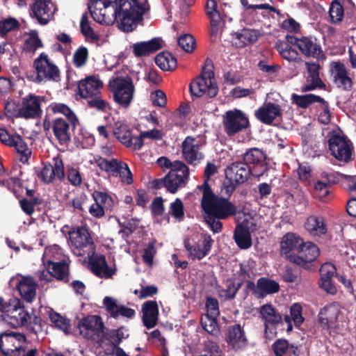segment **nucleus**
<instances>
[{
    "instance_id": "3",
    "label": "nucleus",
    "mask_w": 356,
    "mask_h": 356,
    "mask_svg": "<svg viewBox=\"0 0 356 356\" xmlns=\"http://www.w3.org/2000/svg\"><path fill=\"white\" fill-rule=\"evenodd\" d=\"M213 64L211 59L207 58L200 74L189 84V90L192 97H200L207 95L213 98L218 93V87L215 79Z\"/></svg>"
},
{
    "instance_id": "44",
    "label": "nucleus",
    "mask_w": 356,
    "mask_h": 356,
    "mask_svg": "<svg viewBox=\"0 0 356 356\" xmlns=\"http://www.w3.org/2000/svg\"><path fill=\"white\" fill-rule=\"evenodd\" d=\"M51 111L54 113H60L66 117L65 120H67L70 122L72 129H74L79 123V120L73 112V111L66 104L62 103H54L50 105Z\"/></svg>"
},
{
    "instance_id": "57",
    "label": "nucleus",
    "mask_w": 356,
    "mask_h": 356,
    "mask_svg": "<svg viewBox=\"0 0 356 356\" xmlns=\"http://www.w3.org/2000/svg\"><path fill=\"white\" fill-rule=\"evenodd\" d=\"M201 325L206 332L212 335L218 332L217 321L215 316L207 314L204 318H202Z\"/></svg>"
},
{
    "instance_id": "29",
    "label": "nucleus",
    "mask_w": 356,
    "mask_h": 356,
    "mask_svg": "<svg viewBox=\"0 0 356 356\" xmlns=\"http://www.w3.org/2000/svg\"><path fill=\"white\" fill-rule=\"evenodd\" d=\"M116 0H95L92 6H88V9L95 22L104 24L106 23V8L112 6L114 11L116 8Z\"/></svg>"
},
{
    "instance_id": "12",
    "label": "nucleus",
    "mask_w": 356,
    "mask_h": 356,
    "mask_svg": "<svg viewBox=\"0 0 356 356\" xmlns=\"http://www.w3.org/2000/svg\"><path fill=\"white\" fill-rule=\"evenodd\" d=\"M31 5V15L35 18L40 25H47L54 18L57 10L52 0H33Z\"/></svg>"
},
{
    "instance_id": "26",
    "label": "nucleus",
    "mask_w": 356,
    "mask_h": 356,
    "mask_svg": "<svg viewBox=\"0 0 356 356\" xmlns=\"http://www.w3.org/2000/svg\"><path fill=\"white\" fill-rule=\"evenodd\" d=\"M70 122L63 118H56L52 122L51 129L54 134L60 145H67L72 138Z\"/></svg>"
},
{
    "instance_id": "19",
    "label": "nucleus",
    "mask_w": 356,
    "mask_h": 356,
    "mask_svg": "<svg viewBox=\"0 0 356 356\" xmlns=\"http://www.w3.org/2000/svg\"><path fill=\"white\" fill-rule=\"evenodd\" d=\"M26 342L24 334L12 332L0 334V351L4 356H14L23 343Z\"/></svg>"
},
{
    "instance_id": "6",
    "label": "nucleus",
    "mask_w": 356,
    "mask_h": 356,
    "mask_svg": "<svg viewBox=\"0 0 356 356\" xmlns=\"http://www.w3.org/2000/svg\"><path fill=\"white\" fill-rule=\"evenodd\" d=\"M327 143L331 155L337 160L344 163L352 160L353 146L346 136L334 133L330 136Z\"/></svg>"
},
{
    "instance_id": "37",
    "label": "nucleus",
    "mask_w": 356,
    "mask_h": 356,
    "mask_svg": "<svg viewBox=\"0 0 356 356\" xmlns=\"http://www.w3.org/2000/svg\"><path fill=\"white\" fill-rule=\"evenodd\" d=\"M291 43L285 39L284 40H277L275 43V48L278 51L280 56L289 62H298L300 60L299 54L291 46Z\"/></svg>"
},
{
    "instance_id": "8",
    "label": "nucleus",
    "mask_w": 356,
    "mask_h": 356,
    "mask_svg": "<svg viewBox=\"0 0 356 356\" xmlns=\"http://www.w3.org/2000/svg\"><path fill=\"white\" fill-rule=\"evenodd\" d=\"M243 163L253 172V177H259L269 169L266 155L260 149L250 148L243 154Z\"/></svg>"
},
{
    "instance_id": "48",
    "label": "nucleus",
    "mask_w": 356,
    "mask_h": 356,
    "mask_svg": "<svg viewBox=\"0 0 356 356\" xmlns=\"http://www.w3.org/2000/svg\"><path fill=\"white\" fill-rule=\"evenodd\" d=\"M14 145L11 147H15L18 153L21 154L22 157L20 161L22 163H26L31 156V152L28 148L26 143L22 139V136L16 134Z\"/></svg>"
},
{
    "instance_id": "23",
    "label": "nucleus",
    "mask_w": 356,
    "mask_h": 356,
    "mask_svg": "<svg viewBox=\"0 0 356 356\" xmlns=\"http://www.w3.org/2000/svg\"><path fill=\"white\" fill-rule=\"evenodd\" d=\"M254 115L259 122L269 125L277 118L281 119L282 112L279 104L268 102L259 107L255 111Z\"/></svg>"
},
{
    "instance_id": "40",
    "label": "nucleus",
    "mask_w": 356,
    "mask_h": 356,
    "mask_svg": "<svg viewBox=\"0 0 356 356\" xmlns=\"http://www.w3.org/2000/svg\"><path fill=\"white\" fill-rule=\"evenodd\" d=\"M234 238L237 245L243 250L252 246V242L249 229L241 225H238L234 232Z\"/></svg>"
},
{
    "instance_id": "51",
    "label": "nucleus",
    "mask_w": 356,
    "mask_h": 356,
    "mask_svg": "<svg viewBox=\"0 0 356 356\" xmlns=\"http://www.w3.org/2000/svg\"><path fill=\"white\" fill-rule=\"evenodd\" d=\"M314 196L322 202L330 200L332 188L321 180L317 181L314 184Z\"/></svg>"
},
{
    "instance_id": "47",
    "label": "nucleus",
    "mask_w": 356,
    "mask_h": 356,
    "mask_svg": "<svg viewBox=\"0 0 356 356\" xmlns=\"http://www.w3.org/2000/svg\"><path fill=\"white\" fill-rule=\"evenodd\" d=\"M51 269V276L56 277L58 280L65 282H69L68 266L65 261L53 262Z\"/></svg>"
},
{
    "instance_id": "24",
    "label": "nucleus",
    "mask_w": 356,
    "mask_h": 356,
    "mask_svg": "<svg viewBox=\"0 0 356 356\" xmlns=\"http://www.w3.org/2000/svg\"><path fill=\"white\" fill-rule=\"evenodd\" d=\"M253 176V172L243 161H236L231 163L225 170V176L230 180L241 185Z\"/></svg>"
},
{
    "instance_id": "43",
    "label": "nucleus",
    "mask_w": 356,
    "mask_h": 356,
    "mask_svg": "<svg viewBox=\"0 0 356 356\" xmlns=\"http://www.w3.org/2000/svg\"><path fill=\"white\" fill-rule=\"evenodd\" d=\"M339 311L334 303L325 306L319 312L318 320L321 325L329 327V324L335 321L338 317Z\"/></svg>"
},
{
    "instance_id": "59",
    "label": "nucleus",
    "mask_w": 356,
    "mask_h": 356,
    "mask_svg": "<svg viewBox=\"0 0 356 356\" xmlns=\"http://www.w3.org/2000/svg\"><path fill=\"white\" fill-rule=\"evenodd\" d=\"M163 202L164 200L161 196L154 198L149 206L151 213L153 217H160L163 215L165 212Z\"/></svg>"
},
{
    "instance_id": "42",
    "label": "nucleus",
    "mask_w": 356,
    "mask_h": 356,
    "mask_svg": "<svg viewBox=\"0 0 356 356\" xmlns=\"http://www.w3.org/2000/svg\"><path fill=\"white\" fill-rule=\"evenodd\" d=\"M291 101L293 104H296L302 108H307L314 103L325 102V99L321 97L314 94H306L299 95L293 93L291 95Z\"/></svg>"
},
{
    "instance_id": "18",
    "label": "nucleus",
    "mask_w": 356,
    "mask_h": 356,
    "mask_svg": "<svg viewBox=\"0 0 356 356\" xmlns=\"http://www.w3.org/2000/svg\"><path fill=\"white\" fill-rule=\"evenodd\" d=\"M188 178H184L183 175L175 174V171H170L163 178L155 179L150 184L153 188L161 189L165 188L170 193H175L178 189L186 185Z\"/></svg>"
},
{
    "instance_id": "21",
    "label": "nucleus",
    "mask_w": 356,
    "mask_h": 356,
    "mask_svg": "<svg viewBox=\"0 0 356 356\" xmlns=\"http://www.w3.org/2000/svg\"><path fill=\"white\" fill-rule=\"evenodd\" d=\"M200 147L196 138L192 136H187L182 142L181 154L188 164L196 165L204 159V154L200 152Z\"/></svg>"
},
{
    "instance_id": "39",
    "label": "nucleus",
    "mask_w": 356,
    "mask_h": 356,
    "mask_svg": "<svg viewBox=\"0 0 356 356\" xmlns=\"http://www.w3.org/2000/svg\"><path fill=\"white\" fill-rule=\"evenodd\" d=\"M235 35L234 43L238 48H242L255 42L259 37L257 31L249 29H243L240 32L235 33Z\"/></svg>"
},
{
    "instance_id": "34",
    "label": "nucleus",
    "mask_w": 356,
    "mask_h": 356,
    "mask_svg": "<svg viewBox=\"0 0 356 356\" xmlns=\"http://www.w3.org/2000/svg\"><path fill=\"white\" fill-rule=\"evenodd\" d=\"M143 323L147 329L156 325L159 317V307L155 300H147L142 305Z\"/></svg>"
},
{
    "instance_id": "53",
    "label": "nucleus",
    "mask_w": 356,
    "mask_h": 356,
    "mask_svg": "<svg viewBox=\"0 0 356 356\" xmlns=\"http://www.w3.org/2000/svg\"><path fill=\"white\" fill-rule=\"evenodd\" d=\"M168 213L177 221L181 222L184 218V206L180 198H176L170 203Z\"/></svg>"
},
{
    "instance_id": "7",
    "label": "nucleus",
    "mask_w": 356,
    "mask_h": 356,
    "mask_svg": "<svg viewBox=\"0 0 356 356\" xmlns=\"http://www.w3.org/2000/svg\"><path fill=\"white\" fill-rule=\"evenodd\" d=\"M222 123L225 131L229 136H234L250 127L246 114L237 108L227 111L223 115Z\"/></svg>"
},
{
    "instance_id": "9",
    "label": "nucleus",
    "mask_w": 356,
    "mask_h": 356,
    "mask_svg": "<svg viewBox=\"0 0 356 356\" xmlns=\"http://www.w3.org/2000/svg\"><path fill=\"white\" fill-rule=\"evenodd\" d=\"M33 66L37 72L36 81L41 82L43 80L58 81L60 79V70L52 63L45 53H41L33 62Z\"/></svg>"
},
{
    "instance_id": "5",
    "label": "nucleus",
    "mask_w": 356,
    "mask_h": 356,
    "mask_svg": "<svg viewBox=\"0 0 356 356\" xmlns=\"http://www.w3.org/2000/svg\"><path fill=\"white\" fill-rule=\"evenodd\" d=\"M96 163L99 169L109 177H118L122 183L127 185L133 183V175L127 163L115 158L107 159L102 157L97 159Z\"/></svg>"
},
{
    "instance_id": "20",
    "label": "nucleus",
    "mask_w": 356,
    "mask_h": 356,
    "mask_svg": "<svg viewBox=\"0 0 356 356\" xmlns=\"http://www.w3.org/2000/svg\"><path fill=\"white\" fill-rule=\"evenodd\" d=\"M203 238L202 248L199 243L192 244L189 238L184 239V248L188 252V257L192 259L201 260L206 257L211 250L214 241L211 238L210 234L207 233L202 234Z\"/></svg>"
},
{
    "instance_id": "4",
    "label": "nucleus",
    "mask_w": 356,
    "mask_h": 356,
    "mask_svg": "<svg viewBox=\"0 0 356 356\" xmlns=\"http://www.w3.org/2000/svg\"><path fill=\"white\" fill-rule=\"evenodd\" d=\"M108 86L115 102L122 108H128L134 99L135 92L131 77L117 76L109 81Z\"/></svg>"
},
{
    "instance_id": "61",
    "label": "nucleus",
    "mask_w": 356,
    "mask_h": 356,
    "mask_svg": "<svg viewBox=\"0 0 356 356\" xmlns=\"http://www.w3.org/2000/svg\"><path fill=\"white\" fill-rule=\"evenodd\" d=\"M289 341L285 339H278L272 345V348L275 356H284L287 350L290 348Z\"/></svg>"
},
{
    "instance_id": "32",
    "label": "nucleus",
    "mask_w": 356,
    "mask_h": 356,
    "mask_svg": "<svg viewBox=\"0 0 356 356\" xmlns=\"http://www.w3.org/2000/svg\"><path fill=\"white\" fill-rule=\"evenodd\" d=\"M21 298L27 302H32L36 296L38 284L31 276H24L17 284Z\"/></svg>"
},
{
    "instance_id": "17",
    "label": "nucleus",
    "mask_w": 356,
    "mask_h": 356,
    "mask_svg": "<svg viewBox=\"0 0 356 356\" xmlns=\"http://www.w3.org/2000/svg\"><path fill=\"white\" fill-rule=\"evenodd\" d=\"M69 236L72 245L79 250H83V254L81 252L79 254H84L86 251L85 248H88L89 252H94L95 246L89 232V229L86 226L77 227L76 229L69 232Z\"/></svg>"
},
{
    "instance_id": "27",
    "label": "nucleus",
    "mask_w": 356,
    "mask_h": 356,
    "mask_svg": "<svg viewBox=\"0 0 356 356\" xmlns=\"http://www.w3.org/2000/svg\"><path fill=\"white\" fill-rule=\"evenodd\" d=\"M102 86L103 83L99 79L92 76H88L79 81L78 84L79 94L84 99L98 95Z\"/></svg>"
},
{
    "instance_id": "55",
    "label": "nucleus",
    "mask_w": 356,
    "mask_h": 356,
    "mask_svg": "<svg viewBox=\"0 0 356 356\" xmlns=\"http://www.w3.org/2000/svg\"><path fill=\"white\" fill-rule=\"evenodd\" d=\"M89 56V52L87 47L84 46L79 47L74 53L72 62L76 68H81L86 65Z\"/></svg>"
},
{
    "instance_id": "56",
    "label": "nucleus",
    "mask_w": 356,
    "mask_h": 356,
    "mask_svg": "<svg viewBox=\"0 0 356 356\" xmlns=\"http://www.w3.org/2000/svg\"><path fill=\"white\" fill-rule=\"evenodd\" d=\"M210 18V23L211 26V29L210 31V33L212 36L216 35L218 34L220 26L222 24H223V17L224 15L221 13L220 10L214 12L213 13L207 15Z\"/></svg>"
},
{
    "instance_id": "58",
    "label": "nucleus",
    "mask_w": 356,
    "mask_h": 356,
    "mask_svg": "<svg viewBox=\"0 0 356 356\" xmlns=\"http://www.w3.org/2000/svg\"><path fill=\"white\" fill-rule=\"evenodd\" d=\"M177 42L178 45L186 52H192L195 48V39L191 34L181 35Z\"/></svg>"
},
{
    "instance_id": "52",
    "label": "nucleus",
    "mask_w": 356,
    "mask_h": 356,
    "mask_svg": "<svg viewBox=\"0 0 356 356\" xmlns=\"http://www.w3.org/2000/svg\"><path fill=\"white\" fill-rule=\"evenodd\" d=\"M49 318L54 326L65 333H70V321L60 315V314L53 312L49 314Z\"/></svg>"
},
{
    "instance_id": "25",
    "label": "nucleus",
    "mask_w": 356,
    "mask_h": 356,
    "mask_svg": "<svg viewBox=\"0 0 356 356\" xmlns=\"http://www.w3.org/2000/svg\"><path fill=\"white\" fill-rule=\"evenodd\" d=\"M331 76L333 83L337 88L346 91H349L352 89L353 84V80L348 76L345 65L341 62L333 63V66L331 70Z\"/></svg>"
},
{
    "instance_id": "10",
    "label": "nucleus",
    "mask_w": 356,
    "mask_h": 356,
    "mask_svg": "<svg viewBox=\"0 0 356 356\" xmlns=\"http://www.w3.org/2000/svg\"><path fill=\"white\" fill-rule=\"evenodd\" d=\"M285 39L291 44L296 46L300 52L307 58H318L323 55L321 45L317 43V40L315 38L308 36L297 38L287 34Z\"/></svg>"
},
{
    "instance_id": "28",
    "label": "nucleus",
    "mask_w": 356,
    "mask_h": 356,
    "mask_svg": "<svg viewBox=\"0 0 356 356\" xmlns=\"http://www.w3.org/2000/svg\"><path fill=\"white\" fill-rule=\"evenodd\" d=\"M226 341L235 350L243 349L247 346L248 339L240 324H234L229 327Z\"/></svg>"
},
{
    "instance_id": "22",
    "label": "nucleus",
    "mask_w": 356,
    "mask_h": 356,
    "mask_svg": "<svg viewBox=\"0 0 356 356\" xmlns=\"http://www.w3.org/2000/svg\"><path fill=\"white\" fill-rule=\"evenodd\" d=\"M307 70L306 83L301 88L302 92L314 90L317 88L325 90L326 85L320 78V65L318 63L307 62L305 63Z\"/></svg>"
},
{
    "instance_id": "33",
    "label": "nucleus",
    "mask_w": 356,
    "mask_h": 356,
    "mask_svg": "<svg viewBox=\"0 0 356 356\" xmlns=\"http://www.w3.org/2000/svg\"><path fill=\"white\" fill-rule=\"evenodd\" d=\"M90 270L99 277L111 278L115 270L110 268L103 254L90 258Z\"/></svg>"
},
{
    "instance_id": "46",
    "label": "nucleus",
    "mask_w": 356,
    "mask_h": 356,
    "mask_svg": "<svg viewBox=\"0 0 356 356\" xmlns=\"http://www.w3.org/2000/svg\"><path fill=\"white\" fill-rule=\"evenodd\" d=\"M243 284V280H239L236 277L227 279L225 282V289L222 290L225 299L233 300Z\"/></svg>"
},
{
    "instance_id": "2",
    "label": "nucleus",
    "mask_w": 356,
    "mask_h": 356,
    "mask_svg": "<svg viewBox=\"0 0 356 356\" xmlns=\"http://www.w3.org/2000/svg\"><path fill=\"white\" fill-rule=\"evenodd\" d=\"M116 8L113 15L119 29L131 32L143 21L144 15L150 10L148 0H116Z\"/></svg>"
},
{
    "instance_id": "13",
    "label": "nucleus",
    "mask_w": 356,
    "mask_h": 356,
    "mask_svg": "<svg viewBox=\"0 0 356 356\" xmlns=\"http://www.w3.org/2000/svg\"><path fill=\"white\" fill-rule=\"evenodd\" d=\"M53 164L49 162L43 163V168L38 175V177L45 184L52 183L57 179L64 181L65 178L64 163L63 159L57 156L53 158Z\"/></svg>"
},
{
    "instance_id": "62",
    "label": "nucleus",
    "mask_w": 356,
    "mask_h": 356,
    "mask_svg": "<svg viewBox=\"0 0 356 356\" xmlns=\"http://www.w3.org/2000/svg\"><path fill=\"white\" fill-rule=\"evenodd\" d=\"M19 23L15 18L9 17L3 20H0V34L1 35H6L7 33L18 28Z\"/></svg>"
},
{
    "instance_id": "1",
    "label": "nucleus",
    "mask_w": 356,
    "mask_h": 356,
    "mask_svg": "<svg viewBox=\"0 0 356 356\" xmlns=\"http://www.w3.org/2000/svg\"><path fill=\"white\" fill-rule=\"evenodd\" d=\"M216 172L217 168L215 164L208 163L204 172L206 179L202 184L197 187L202 193L201 207L204 221L214 234L221 232L222 229L221 220L227 219L237 213L236 205L228 201L227 198L216 195L209 184L210 177Z\"/></svg>"
},
{
    "instance_id": "60",
    "label": "nucleus",
    "mask_w": 356,
    "mask_h": 356,
    "mask_svg": "<svg viewBox=\"0 0 356 356\" xmlns=\"http://www.w3.org/2000/svg\"><path fill=\"white\" fill-rule=\"evenodd\" d=\"M156 254V249L155 248V241H152L148 243L147 247L144 248L142 255L143 261L149 266H152L154 262V257Z\"/></svg>"
},
{
    "instance_id": "15",
    "label": "nucleus",
    "mask_w": 356,
    "mask_h": 356,
    "mask_svg": "<svg viewBox=\"0 0 356 356\" xmlns=\"http://www.w3.org/2000/svg\"><path fill=\"white\" fill-rule=\"evenodd\" d=\"M43 99V97L36 95L33 93H29L22 97L19 111L20 118L26 120L40 118L42 114L41 102Z\"/></svg>"
},
{
    "instance_id": "35",
    "label": "nucleus",
    "mask_w": 356,
    "mask_h": 356,
    "mask_svg": "<svg viewBox=\"0 0 356 356\" xmlns=\"http://www.w3.org/2000/svg\"><path fill=\"white\" fill-rule=\"evenodd\" d=\"M302 245H304V241L302 238L296 234L288 232L282 238L280 243L281 253L289 259V255L293 254L291 252L295 250L298 252Z\"/></svg>"
},
{
    "instance_id": "49",
    "label": "nucleus",
    "mask_w": 356,
    "mask_h": 356,
    "mask_svg": "<svg viewBox=\"0 0 356 356\" xmlns=\"http://www.w3.org/2000/svg\"><path fill=\"white\" fill-rule=\"evenodd\" d=\"M43 44L42 40L40 39L36 31H32L29 33V37L25 40L24 44V49L26 52L35 53V51Z\"/></svg>"
},
{
    "instance_id": "54",
    "label": "nucleus",
    "mask_w": 356,
    "mask_h": 356,
    "mask_svg": "<svg viewBox=\"0 0 356 356\" xmlns=\"http://www.w3.org/2000/svg\"><path fill=\"white\" fill-rule=\"evenodd\" d=\"M329 14L332 23L337 24L342 21L344 16V10L338 0H334L331 3Z\"/></svg>"
},
{
    "instance_id": "41",
    "label": "nucleus",
    "mask_w": 356,
    "mask_h": 356,
    "mask_svg": "<svg viewBox=\"0 0 356 356\" xmlns=\"http://www.w3.org/2000/svg\"><path fill=\"white\" fill-rule=\"evenodd\" d=\"M155 63L163 71H172L177 68L176 58L168 51H163L155 57Z\"/></svg>"
},
{
    "instance_id": "36",
    "label": "nucleus",
    "mask_w": 356,
    "mask_h": 356,
    "mask_svg": "<svg viewBox=\"0 0 356 356\" xmlns=\"http://www.w3.org/2000/svg\"><path fill=\"white\" fill-rule=\"evenodd\" d=\"M305 227L310 234L314 236L325 234L327 231L325 218L321 216H309L305 222Z\"/></svg>"
},
{
    "instance_id": "14",
    "label": "nucleus",
    "mask_w": 356,
    "mask_h": 356,
    "mask_svg": "<svg viewBox=\"0 0 356 356\" xmlns=\"http://www.w3.org/2000/svg\"><path fill=\"white\" fill-rule=\"evenodd\" d=\"M259 313L264 319V336L271 340L277 335V326L282 323V316L270 304H266L261 307Z\"/></svg>"
},
{
    "instance_id": "45",
    "label": "nucleus",
    "mask_w": 356,
    "mask_h": 356,
    "mask_svg": "<svg viewBox=\"0 0 356 356\" xmlns=\"http://www.w3.org/2000/svg\"><path fill=\"white\" fill-rule=\"evenodd\" d=\"M113 134L122 143L131 147V133L127 124L120 121L116 122L113 127Z\"/></svg>"
},
{
    "instance_id": "63",
    "label": "nucleus",
    "mask_w": 356,
    "mask_h": 356,
    "mask_svg": "<svg viewBox=\"0 0 356 356\" xmlns=\"http://www.w3.org/2000/svg\"><path fill=\"white\" fill-rule=\"evenodd\" d=\"M239 184L235 183L234 180H230L225 177V179L224 180L222 186H221V193L222 194V197L227 198L228 201L229 198L231 197L234 191L236 190L237 186Z\"/></svg>"
},
{
    "instance_id": "16",
    "label": "nucleus",
    "mask_w": 356,
    "mask_h": 356,
    "mask_svg": "<svg viewBox=\"0 0 356 356\" xmlns=\"http://www.w3.org/2000/svg\"><path fill=\"white\" fill-rule=\"evenodd\" d=\"M298 253L300 254H289V260L307 270L311 268L312 263L318 257L320 250L316 244L308 242L304 243Z\"/></svg>"
},
{
    "instance_id": "31",
    "label": "nucleus",
    "mask_w": 356,
    "mask_h": 356,
    "mask_svg": "<svg viewBox=\"0 0 356 356\" xmlns=\"http://www.w3.org/2000/svg\"><path fill=\"white\" fill-rule=\"evenodd\" d=\"M103 303L106 311L111 314V316L114 318H118L120 316L132 318L136 315L134 309L127 307L122 305H118L117 301L111 297L106 296L104 298Z\"/></svg>"
},
{
    "instance_id": "30",
    "label": "nucleus",
    "mask_w": 356,
    "mask_h": 356,
    "mask_svg": "<svg viewBox=\"0 0 356 356\" xmlns=\"http://www.w3.org/2000/svg\"><path fill=\"white\" fill-rule=\"evenodd\" d=\"M163 40L160 38H154L149 41L139 42L132 45L133 53L136 57H145L163 47Z\"/></svg>"
},
{
    "instance_id": "11",
    "label": "nucleus",
    "mask_w": 356,
    "mask_h": 356,
    "mask_svg": "<svg viewBox=\"0 0 356 356\" xmlns=\"http://www.w3.org/2000/svg\"><path fill=\"white\" fill-rule=\"evenodd\" d=\"M80 334L85 338L95 339L104 336V324L97 315H90L83 318L78 325Z\"/></svg>"
},
{
    "instance_id": "50",
    "label": "nucleus",
    "mask_w": 356,
    "mask_h": 356,
    "mask_svg": "<svg viewBox=\"0 0 356 356\" xmlns=\"http://www.w3.org/2000/svg\"><path fill=\"white\" fill-rule=\"evenodd\" d=\"M92 197L95 202L106 211L111 210L114 206L113 198L106 192L95 191L92 193Z\"/></svg>"
},
{
    "instance_id": "64",
    "label": "nucleus",
    "mask_w": 356,
    "mask_h": 356,
    "mask_svg": "<svg viewBox=\"0 0 356 356\" xmlns=\"http://www.w3.org/2000/svg\"><path fill=\"white\" fill-rule=\"evenodd\" d=\"M302 308L299 303H294L290 308L291 316L296 326H300L304 321V318L302 315Z\"/></svg>"
},
{
    "instance_id": "38",
    "label": "nucleus",
    "mask_w": 356,
    "mask_h": 356,
    "mask_svg": "<svg viewBox=\"0 0 356 356\" xmlns=\"http://www.w3.org/2000/svg\"><path fill=\"white\" fill-rule=\"evenodd\" d=\"M258 298H264L268 295L274 294L280 291V284L274 280L260 277L257 280Z\"/></svg>"
}]
</instances>
